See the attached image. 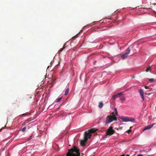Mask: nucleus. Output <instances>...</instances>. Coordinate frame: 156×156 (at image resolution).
I'll use <instances>...</instances> for the list:
<instances>
[{"label":"nucleus","mask_w":156,"mask_h":156,"mask_svg":"<svg viewBox=\"0 0 156 156\" xmlns=\"http://www.w3.org/2000/svg\"><path fill=\"white\" fill-rule=\"evenodd\" d=\"M94 156V155H93V156Z\"/></svg>","instance_id":"27"},{"label":"nucleus","mask_w":156,"mask_h":156,"mask_svg":"<svg viewBox=\"0 0 156 156\" xmlns=\"http://www.w3.org/2000/svg\"><path fill=\"white\" fill-rule=\"evenodd\" d=\"M150 68L149 67L147 68L146 69V72H148L150 70Z\"/></svg>","instance_id":"17"},{"label":"nucleus","mask_w":156,"mask_h":156,"mask_svg":"<svg viewBox=\"0 0 156 156\" xmlns=\"http://www.w3.org/2000/svg\"><path fill=\"white\" fill-rule=\"evenodd\" d=\"M93 132H94V130L93 129L85 132L84 133V138L86 140H87L88 139L90 138L91 136V133Z\"/></svg>","instance_id":"3"},{"label":"nucleus","mask_w":156,"mask_h":156,"mask_svg":"<svg viewBox=\"0 0 156 156\" xmlns=\"http://www.w3.org/2000/svg\"><path fill=\"white\" fill-rule=\"evenodd\" d=\"M62 97H58V98L56 100H55V102H58L59 101H60L62 99Z\"/></svg>","instance_id":"11"},{"label":"nucleus","mask_w":156,"mask_h":156,"mask_svg":"<svg viewBox=\"0 0 156 156\" xmlns=\"http://www.w3.org/2000/svg\"><path fill=\"white\" fill-rule=\"evenodd\" d=\"M95 22H94V23H93L91 24H90V27H88V28H91V27L93 26V25L94 24V23H95Z\"/></svg>","instance_id":"19"},{"label":"nucleus","mask_w":156,"mask_h":156,"mask_svg":"<svg viewBox=\"0 0 156 156\" xmlns=\"http://www.w3.org/2000/svg\"><path fill=\"white\" fill-rule=\"evenodd\" d=\"M114 111L116 115L117 116H118V114L117 112V109L116 108H115Z\"/></svg>","instance_id":"13"},{"label":"nucleus","mask_w":156,"mask_h":156,"mask_svg":"<svg viewBox=\"0 0 156 156\" xmlns=\"http://www.w3.org/2000/svg\"><path fill=\"white\" fill-rule=\"evenodd\" d=\"M123 94V92L118 93L117 94L112 96L111 99L112 100H115L117 98L120 97Z\"/></svg>","instance_id":"6"},{"label":"nucleus","mask_w":156,"mask_h":156,"mask_svg":"<svg viewBox=\"0 0 156 156\" xmlns=\"http://www.w3.org/2000/svg\"><path fill=\"white\" fill-rule=\"evenodd\" d=\"M149 81L151 82H152L154 81V79L153 78L149 79Z\"/></svg>","instance_id":"15"},{"label":"nucleus","mask_w":156,"mask_h":156,"mask_svg":"<svg viewBox=\"0 0 156 156\" xmlns=\"http://www.w3.org/2000/svg\"><path fill=\"white\" fill-rule=\"evenodd\" d=\"M102 119V118H101L98 121V122H101V120Z\"/></svg>","instance_id":"21"},{"label":"nucleus","mask_w":156,"mask_h":156,"mask_svg":"<svg viewBox=\"0 0 156 156\" xmlns=\"http://www.w3.org/2000/svg\"><path fill=\"white\" fill-rule=\"evenodd\" d=\"M65 47H63L62 48L60 49L58 51V53H60L62 52L64 49Z\"/></svg>","instance_id":"14"},{"label":"nucleus","mask_w":156,"mask_h":156,"mask_svg":"<svg viewBox=\"0 0 156 156\" xmlns=\"http://www.w3.org/2000/svg\"><path fill=\"white\" fill-rule=\"evenodd\" d=\"M86 141L81 140L80 141V144L82 146H84L85 144Z\"/></svg>","instance_id":"10"},{"label":"nucleus","mask_w":156,"mask_h":156,"mask_svg":"<svg viewBox=\"0 0 156 156\" xmlns=\"http://www.w3.org/2000/svg\"><path fill=\"white\" fill-rule=\"evenodd\" d=\"M119 117L123 122H134L135 120V119L134 118L128 117L121 116Z\"/></svg>","instance_id":"2"},{"label":"nucleus","mask_w":156,"mask_h":156,"mask_svg":"<svg viewBox=\"0 0 156 156\" xmlns=\"http://www.w3.org/2000/svg\"><path fill=\"white\" fill-rule=\"evenodd\" d=\"M139 92L142 99L143 101L144 100V92L143 90L140 89V90Z\"/></svg>","instance_id":"7"},{"label":"nucleus","mask_w":156,"mask_h":156,"mask_svg":"<svg viewBox=\"0 0 156 156\" xmlns=\"http://www.w3.org/2000/svg\"><path fill=\"white\" fill-rule=\"evenodd\" d=\"M26 129V127H24L23 128V129H22L21 131L23 132H24L25 131Z\"/></svg>","instance_id":"16"},{"label":"nucleus","mask_w":156,"mask_h":156,"mask_svg":"<svg viewBox=\"0 0 156 156\" xmlns=\"http://www.w3.org/2000/svg\"><path fill=\"white\" fill-rule=\"evenodd\" d=\"M131 131V130H130V129L129 130H127V131H126V132H127L128 133H129V132H130Z\"/></svg>","instance_id":"23"},{"label":"nucleus","mask_w":156,"mask_h":156,"mask_svg":"<svg viewBox=\"0 0 156 156\" xmlns=\"http://www.w3.org/2000/svg\"><path fill=\"white\" fill-rule=\"evenodd\" d=\"M145 88L146 89H148V87L147 86H145Z\"/></svg>","instance_id":"22"},{"label":"nucleus","mask_w":156,"mask_h":156,"mask_svg":"<svg viewBox=\"0 0 156 156\" xmlns=\"http://www.w3.org/2000/svg\"><path fill=\"white\" fill-rule=\"evenodd\" d=\"M120 156H124V154H122V155H121Z\"/></svg>","instance_id":"25"},{"label":"nucleus","mask_w":156,"mask_h":156,"mask_svg":"<svg viewBox=\"0 0 156 156\" xmlns=\"http://www.w3.org/2000/svg\"><path fill=\"white\" fill-rule=\"evenodd\" d=\"M114 120H116V119H114L111 116H108L107 117L106 121L105 122V125L112 122Z\"/></svg>","instance_id":"4"},{"label":"nucleus","mask_w":156,"mask_h":156,"mask_svg":"<svg viewBox=\"0 0 156 156\" xmlns=\"http://www.w3.org/2000/svg\"><path fill=\"white\" fill-rule=\"evenodd\" d=\"M154 125V124H152V125H149L146 126L143 129V131H144L147 129H150Z\"/></svg>","instance_id":"8"},{"label":"nucleus","mask_w":156,"mask_h":156,"mask_svg":"<svg viewBox=\"0 0 156 156\" xmlns=\"http://www.w3.org/2000/svg\"><path fill=\"white\" fill-rule=\"evenodd\" d=\"M130 47L131 46H130L126 49V52L122 56V59H124L126 58L127 57L128 55L130 53L131 50Z\"/></svg>","instance_id":"5"},{"label":"nucleus","mask_w":156,"mask_h":156,"mask_svg":"<svg viewBox=\"0 0 156 156\" xmlns=\"http://www.w3.org/2000/svg\"><path fill=\"white\" fill-rule=\"evenodd\" d=\"M115 132V131L113 129L112 127L110 126L108 129L106 131V135L105 136L103 137V138L105 139L107 137H108V136H110L113 134Z\"/></svg>","instance_id":"1"},{"label":"nucleus","mask_w":156,"mask_h":156,"mask_svg":"<svg viewBox=\"0 0 156 156\" xmlns=\"http://www.w3.org/2000/svg\"><path fill=\"white\" fill-rule=\"evenodd\" d=\"M120 99L121 101H124L125 99V98L123 97L120 98Z\"/></svg>","instance_id":"20"},{"label":"nucleus","mask_w":156,"mask_h":156,"mask_svg":"<svg viewBox=\"0 0 156 156\" xmlns=\"http://www.w3.org/2000/svg\"><path fill=\"white\" fill-rule=\"evenodd\" d=\"M69 88L68 87L65 90V95L66 96L68 95V93L69 92Z\"/></svg>","instance_id":"9"},{"label":"nucleus","mask_w":156,"mask_h":156,"mask_svg":"<svg viewBox=\"0 0 156 156\" xmlns=\"http://www.w3.org/2000/svg\"><path fill=\"white\" fill-rule=\"evenodd\" d=\"M103 103L102 102H100L99 104V108H101L103 107Z\"/></svg>","instance_id":"12"},{"label":"nucleus","mask_w":156,"mask_h":156,"mask_svg":"<svg viewBox=\"0 0 156 156\" xmlns=\"http://www.w3.org/2000/svg\"><path fill=\"white\" fill-rule=\"evenodd\" d=\"M137 156H143L142 154H138L137 155Z\"/></svg>","instance_id":"24"},{"label":"nucleus","mask_w":156,"mask_h":156,"mask_svg":"<svg viewBox=\"0 0 156 156\" xmlns=\"http://www.w3.org/2000/svg\"><path fill=\"white\" fill-rule=\"evenodd\" d=\"M100 21L101 22V23H104V22H106V19H103V20H100Z\"/></svg>","instance_id":"18"},{"label":"nucleus","mask_w":156,"mask_h":156,"mask_svg":"<svg viewBox=\"0 0 156 156\" xmlns=\"http://www.w3.org/2000/svg\"><path fill=\"white\" fill-rule=\"evenodd\" d=\"M129 156V155L128 154H127V155H126V156Z\"/></svg>","instance_id":"26"}]
</instances>
